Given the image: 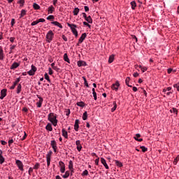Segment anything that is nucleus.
Masks as SVG:
<instances>
[{
  "mask_svg": "<svg viewBox=\"0 0 179 179\" xmlns=\"http://www.w3.org/2000/svg\"><path fill=\"white\" fill-rule=\"evenodd\" d=\"M52 69H54V71H56V72H58L59 71V68H58V66H56L52 67Z\"/></svg>",
  "mask_w": 179,
  "mask_h": 179,
  "instance_id": "obj_55",
  "label": "nucleus"
},
{
  "mask_svg": "<svg viewBox=\"0 0 179 179\" xmlns=\"http://www.w3.org/2000/svg\"><path fill=\"white\" fill-rule=\"evenodd\" d=\"M22 134H24V136L22 138V141H24L26 139V136H27V134H26V131H23Z\"/></svg>",
  "mask_w": 179,
  "mask_h": 179,
  "instance_id": "obj_54",
  "label": "nucleus"
},
{
  "mask_svg": "<svg viewBox=\"0 0 179 179\" xmlns=\"http://www.w3.org/2000/svg\"><path fill=\"white\" fill-rule=\"evenodd\" d=\"M48 71L49 75H52V73H54V71H52V69H51V67H49Z\"/></svg>",
  "mask_w": 179,
  "mask_h": 179,
  "instance_id": "obj_50",
  "label": "nucleus"
},
{
  "mask_svg": "<svg viewBox=\"0 0 179 179\" xmlns=\"http://www.w3.org/2000/svg\"><path fill=\"white\" fill-rule=\"evenodd\" d=\"M86 22H87V23L92 24L93 23V20L92 19V17H90V15H89L88 17H87L85 18Z\"/></svg>",
  "mask_w": 179,
  "mask_h": 179,
  "instance_id": "obj_25",
  "label": "nucleus"
},
{
  "mask_svg": "<svg viewBox=\"0 0 179 179\" xmlns=\"http://www.w3.org/2000/svg\"><path fill=\"white\" fill-rule=\"evenodd\" d=\"M20 82V78H17L15 81L13 83V85L10 87L11 90H13L15 87H16V85Z\"/></svg>",
  "mask_w": 179,
  "mask_h": 179,
  "instance_id": "obj_12",
  "label": "nucleus"
},
{
  "mask_svg": "<svg viewBox=\"0 0 179 179\" xmlns=\"http://www.w3.org/2000/svg\"><path fill=\"white\" fill-rule=\"evenodd\" d=\"M16 164L19 169V170H21V171H23V163H22V161L17 159L16 160Z\"/></svg>",
  "mask_w": 179,
  "mask_h": 179,
  "instance_id": "obj_7",
  "label": "nucleus"
},
{
  "mask_svg": "<svg viewBox=\"0 0 179 179\" xmlns=\"http://www.w3.org/2000/svg\"><path fill=\"white\" fill-rule=\"evenodd\" d=\"M69 176H71V173H69V171H66L65 172V174L63 175V178H68V177H69Z\"/></svg>",
  "mask_w": 179,
  "mask_h": 179,
  "instance_id": "obj_32",
  "label": "nucleus"
},
{
  "mask_svg": "<svg viewBox=\"0 0 179 179\" xmlns=\"http://www.w3.org/2000/svg\"><path fill=\"white\" fill-rule=\"evenodd\" d=\"M28 173H29V176H31V173H33V168L30 167L29 169Z\"/></svg>",
  "mask_w": 179,
  "mask_h": 179,
  "instance_id": "obj_57",
  "label": "nucleus"
},
{
  "mask_svg": "<svg viewBox=\"0 0 179 179\" xmlns=\"http://www.w3.org/2000/svg\"><path fill=\"white\" fill-rule=\"evenodd\" d=\"M5 55H3V50L0 47V61H3Z\"/></svg>",
  "mask_w": 179,
  "mask_h": 179,
  "instance_id": "obj_17",
  "label": "nucleus"
},
{
  "mask_svg": "<svg viewBox=\"0 0 179 179\" xmlns=\"http://www.w3.org/2000/svg\"><path fill=\"white\" fill-rule=\"evenodd\" d=\"M33 8L34 9H35V10H38V9H40L39 5L37 4L36 3H34Z\"/></svg>",
  "mask_w": 179,
  "mask_h": 179,
  "instance_id": "obj_30",
  "label": "nucleus"
},
{
  "mask_svg": "<svg viewBox=\"0 0 179 179\" xmlns=\"http://www.w3.org/2000/svg\"><path fill=\"white\" fill-rule=\"evenodd\" d=\"M94 100H97V94L96 92H92Z\"/></svg>",
  "mask_w": 179,
  "mask_h": 179,
  "instance_id": "obj_53",
  "label": "nucleus"
},
{
  "mask_svg": "<svg viewBox=\"0 0 179 179\" xmlns=\"http://www.w3.org/2000/svg\"><path fill=\"white\" fill-rule=\"evenodd\" d=\"M59 164L60 166V172L62 173H65V164L62 161H60Z\"/></svg>",
  "mask_w": 179,
  "mask_h": 179,
  "instance_id": "obj_8",
  "label": "nucleus"
},
{
  "mask_svg": "<svg viewBox=\"0 0 179 179\" xmlns=\"http://www.w3.org/2000/svg\"><path fill=\"white\" fill-rule=\"evenodd\" d=\"M73 13L74 15V16H78V14L79 13V8H75Z\"/></svg>",
  "mask_w": 179,
  "mask_h": 179,
  "instance_id": "obj_29",
  "label": "nucleus"
},
{
  "mask_svg": "<svg viewBox=\"0 0 179 179\" xmlns=\"http://www.w3.org/2000/svg\"><path fill=\"white\" fill-rule=\"evenodd\" d=\"M69 170L73 169V162H72V160H70L69 162Z\"/></svg>",
  "mask_w": 179,
  "mask_h": 179,
  "instance_id": "obj_26",
  "label": "nucleus"
},
{
  "mask_svg": "<svg viewBox=\"0 0 179 179\" xmlns=\"http://www.w3.org/2000/svg\"><path fill=\"white\" fill-rule=\"evenodd\" d=\"M45 22V20L44 18H41L38 20V23H44Z\"/></svg>",
  "mask_w": 179,
  "mask_h": 179,
  "instance_id": "obj_49",
  "label": "nucleus"
},
{
  "mask_svg": "<svg viewBox=\"0 0 179 179\" xmlns=\"http://www.w3.org/2000/svg\"><path fill=\"white\" fill-rule=\"evenodd\" d=\"M179 162V157L178 156L173 161V164H177V163H178Z\"/></svg>",
  "mask_w": 179,
  "mask_h": 179,
  "instance_id": "obj_45",
  "label": "nucleus"
},
{
  "mask_svg": "<svg viewBox=\"0 0 179 179\" xmlns=\"http://www.w3.org/2000/svg\"><path fill=\"white\" fill-rule=\"evenodd\" d=\"M67 26L70 27L73 34H74L76 37H78V30H76V27H78V26H76V24H69V23H67Z\"/></svg>",
  "mask_w": 179,
  "mask_h": 179,
  "instance_id": "obj_2",
  "label": "nucleus"
},
{
  "mask_svg": "<svg viewBox=\"0 0 179 179\" xmlns=\"http://www.w3.org/2000/svg\"><path fill=\"white\" fill-rule=\"evenodd\" d=\"M130 80H131V78H130L129 77H127V78H126V80H125L126 85H127V86H129V87H132L131 85H129V81H130Z\"/></svg>",
  "mask_w": 179,
  "mask_h": 179,
  "instance_id": "obj_31",
  "label": "nucleus"
},
{
  "mask_svg": "<svg viewBox=\"0 0 179 179\" xmlns=\"http://www.w3.org/2000/svg\"><path fill=\"white\" fill-rule=\"evenodd\" d=\"M54 19V15H49L47 17V20H52Z\"/></svg>",
  "mask_w": 179,
  "mask_h": 179,
  "instance_id": "obj_51",
  "label": "nucleus"
},
{
  "mask_svg": "<svg viewBox=\"0 0 179 179\" xmlns=\"http://www.w3.org/2000/svg\"><path fill=\"white\" fill-rule=\"evenodd\" d=\"M173 87H176L177 89V91L179 92V85H178V84H174Z\"/></svg>",
  "mask_w": 179,
  "mask_h": 179,
  "instance_id": "obj_58",
  "label": "nucleus"
},
{
  "mask_svg": "<svg viewBox=\"0 0 179 179\" xmlns=\"http://www.w3.org/2000/svg\"><path fill=\"white\" fill-rule=\"evenodd\" d=\"M52 24H54L55 26H57V27H59V29H62V25L61 24V23L58 22L57 21L52 22Z\"/></svg>",
  "mask_w": 179,
  "mask_h": 179,
  "instance_id": "obj_22",
  "label": "nucleus"
},
{
  "mask_svg": "<svg viewBox=\"0 0 179 179\" xmlns=\"http://www.w3.org/2000/svg\"><path fill=\"white\" fill-rule=\"evenodd\" d=\"M138 138H141V134H136V136H134V139H135V141H138V142H142V141H143V139Z\"/></svg>",
  "mask_w": 179,
  "mask_h": 179,
  "instance_id": "obj_20",
  "label": "nucleus"
},
{
  "mask_svg": "<svg viewBox=\"0 0 179 179\" xmlns=\"http://www.w3.org/2000/svg\"><path fill=\"white\" fill-rule=\"evenodd\" d=\"M118 87H120V82L116 81V83L115 84H113L111 89H113V90H115V92H117L118 90Z\"/></svg>",
  "mask_w": 179,
  "mask_h": 179,
  "instance_id": "obj_9",
  "label": "nucleus"
},
{
  "mask_svg": "<svg viewBox=\"0 0 179 179\" xmlns=\"http://www.w3.org/2000/svg\"><path fill=\"white\" fill-rule=\"evenodd\" d=\"M101 163L103 164V166H104L106 170H108L109 169L108 165L107 164V162H106V159L104 158L103 157L101 158Z\"/></svg>",
  "mask_w": 179,
  "mask_h": 179,
  "instance_id": "obj_13",
  "label": "nucleus"
},
{
  "mask_svg": "<svg viewBox=\"0 0 179 179\" xmlns=\"http://www.w3.org/2000/svg\"><path fill=\"white\" fill-rule=\"evenodd\" d=\"M77 106H78V107H85V102L83 101H80L77 103Z\"/></svg>",
  "mask_w": 179,
  "mask_h": 179,
  "instance_id": "obj_37",
  "label": "nucleus"
},
{
  "mask_svg": "<svg viewBox=\"0 0 179 179\" xmlns=\"http://www.w3.org/2000/svg\"><path fill=\"white\" fill-rule=\"evenodd\" d=\"M19 65H20L19 63L17 62H14L11 66H10V69H16V68H17L19 66Z\"/></svg>",
  "mask_w": 179,
  "mask_h": 179,
  "instance_id": "obj_21",
  "label": "nucleus"
},
{
  "mask_svg": "<svg viewBox=\"0 0 179 179\" xmlns=\"http://www.w3.org/2000/svg\"><path fill=\"white\" fill-rule=\"evenodd\" d=\"M74 129L76 132L79 131V120H76L75 124H74Z\"/></svg>",
  "mask_w": 179,
  "mask_h": 179,
  "instance_id": "obj_14",
  "label": "nucleus"
},
{
  "mask_svg": "<svg viewBox=\"0 0 179 179\" xmlns=\"http://www.w3.org/2000/svg\"><path fill=\"white\" fill-rule=\"evenodd\" d=\"M18 3H20V6H23L24 5V0H19Z\"/></svg>",
  "mask_w": 179,
  "mask_h": 179,
  "instance_id": "obj_43",
  "label": "nucleus"
},
{
  "mask_svg": "<svg viewBox=\"0 0 179 179\" xmlns=\"http://www.w3.org/2000/svg\"><path fill=\"white\" fill-rule=\"evenodd\" d=\"M76 146L80 145V140L76 141Z\"/></svg>",
  "mask_w": 179,
  "mask_h": 179,
  "instance_id": "obj_59",
  "label": "nucleus"
},
{
  "mask_svg": "<svg viewBox=\"0 0 179 179\" xmlns=\"http://www.w3.org/2000/svg\"><path fill=\"white\" fill-rule=\"evenodd\" d=\"M141 149L142 150V152H148V148L145 146H141Z\"/></svg>",
  "mask_w": 179,
  "mask_h": 179,
  "instance_id": "obj_44",
  "label": "nucleus"
},
{
  "mask_svg": "<svg viewBox=\"0 0 179 179\" xmlns=\"http://www.w3.org/2000/svg\"><path fill=\"white\" fill-rule=\"evenodd\" d=\"M62 136H64V138L66 139H68V131H65V129H62Z\"/></svg>",
  "mask_w": 179,
  "mask_h": 179,
  "instance_id": "obj_19",
  "label": "nucleus"
},
{
  "mask_svg": "<svg viewBox=\"0 0 179 179\" xmlns=\"http://www.w3.org/2000/svg\"><path fill=\"white\" fill-rule=\"evenodd\" d=\"M45 79L49 82V83H51V80H50V76H48V74L47 73L44 75Z\"/></svg>",
  "mask_w": 179,
  "mask_h": 179,
  "instance_id": "obj_36",
  "label": "nucleus"
},
{
  "mask_svg": "<svg viewBox=\"0 0 179 179\" xmlns=\"http://www.w3.org/2000/svg\"><path fill=\"white\" fill-rule=\"evenodd\" d=\"M171 113H173L174 114H177V108H173L171 109Z\"/></svg>",
  "mask_w": 179,
  "mask_h": 179,
  "instance_id": "obj_47",
  "label": "nucleus"
},
{
  "mask_svg": "<svg viewBox=\"0 0 179 179\" xmlns=\"http://www.w3.org/2000/svg\"><path fill=\"white\" fill-rule=\"evenodd\" d=\"M64 60L66 62H68V64H71V62L69 60V57H68V54H66V53H64Z\"/></svg>",
  "mask_w": 179,
  "mask_h": 179,
  "instance_id": "obj_23",
  "label": "nucleus"
},
{
  "mask_svg": "<svg viewBox=\"0 0 179 179\" xmlns=\"http://www.w3.org/2000/svg\"><path fill=\"white\" fill-rule=\"evenodd\" d=\"M78 66H86V62L83 61H78Z\"/></svg>",
  "mask_w": 179,
  "mask_h": 179,
  "instance_id": "obj_24",
  "label": "nucleus"
},
{
  "mask_svg": "<svg viewBox=\"0 0 179 179\" xmlns=\"http://www.w3.org/2000/svg\"><path fill=\"white\" fill-rule=\"evenodd\" d=\"M11 26H12V27L15 26V19H14V18H13V19L11 20Z\"/></svg>",
  "mask_w": 179,
  "mask_h": 179,
  "instance_id": "obj_62",
  "label": "nucleus"
},
{
  "mask_svg": "<svg viewBox=\"0 0 179 179\" xmlns=\"http://www.w3.org/2000/svg\"><path fill=\"white\" fill-rule=\"evenodd\" d=\"M36 24H38V20H36V21L32 22L31 24V26H36Z\"/></svg>",
  "mask_w": 179,
  "mask_h": 179,
  "instance_id": "obj_48",
  "label": "nucleus"
},
{
  "mask_svg": "<svg viewBox=\"0 0 179 179\" xmlns=\"http://www.w3.org/2000/svg\"><path fill=\"white\" fill-rule=\"evenodd\" d=\"M34 170H38V169H40V164L36 163L34 166Z\"/></svg>",
  "mask_w": 179,
  "mask_h": 179,
  "instance_id": "obj_40",
  "label": "nucleus"
},
{
  "mask_svg": "<svg viewBox=\"0 0 179 179\" xmlns=\"http://www.w3.org/2000/svg\"><path fill=\"white\" fill-rule=\"evenodd\" d=\"M62 38L64 41H68V38H66V36H65V35H62Z\"/></svg>",
  "mask_w": 179,
  "mask_h": 179,
  "instance_id": "obj_63",
  "label": "nucleus"
},
{
  "mask_svg": "<svg viewBox=\"0 0 179 179\" xmlns=\"http://www.w3.org/2000/svg\"><path fill=\"white\" fill-rule=\"evenodd\" d=\"M50 145L52 148L55 153L57 152V149H58V147H57V141H55V140L51 141Z\"/></svg>",
  "mask_w": 179,
  "mask_h": 179,
  "instance_id": "obj_6",
  "label": "nucleus"
},
{
  "mask_svg": "<svg viewBox=\"0 0 179 179\" xmlns=\"http://www.w3.org/2000/svg\"><path fill=\"white\" fill-rule=\"evenodd\" d=\"M65 114L68 117L69 115V114H71V110L70 109H66L65 110Z\"/></svg>",
  "mask_w": 179,
  "mask_h": 179,
  "instance_id": "obj_46",
  "label": "nucleus"
},
{
  "mask_svg": "<svg viewBox=\"0 0 179 179\" xmlns=\"http://www.w3.org/2000/svg\"><path fill=\"white\" fill-rule=\"evenodd\" d=\"M45 129H47V131H52V126H51V124L48 123L46 125Z\"/></svg>",
  "mask_w": 179,
  "mask_h": 179,
  "instance_id": "obj_27",
  "label": "nucleus"
},
{
  "mask_svg": "<svg viewBox=\"0 0 179 179\" xmlns=\"http://www.w3.org/2000/svg\"><path fill=\"white\" fill-rule=\"evenodd\" d=\"M87 36V35L86 34V33H83L78 40V43L82 44V42L85 41V38H86Z\"/></svg>",
  "mask_w": 179,
  "mask_h": 179,
  "instance_id": "obj_11",
  "label": "nucleus"
},
{
  "mask_svg": "<svg viewBox=\"0 0 179 179\" xmlns=\"http://www.w3.org/2000/svg\"><path fill=\"white\" fill-rule=\"evenodd\" d=\"M54 38V32L52 30H50L46 34V41L47 43H51Z\"/></svg>",
  "mask_w": 179,
  "mask_h": 179,
  "instance_id": "obj_3",
  "label": "nucleus"
},
{
  "mask_svg": "<svg viewBox=\"0 0 179 179\" xmlns=\"http://www.w3.org/2000/svg\"><path fill=\"white\" fill-rule=\"evenodd\" d=\"M38 99L39 101L36 103V106L38 107V108H40V107H41L43 105V99L41 97H38Z\"/></svg>",
  "mask_w": 179,
  "mask_h": 179,
  "instance_id": "obj_18",
  "label": "nucleus"
},
{
  "mask_svg": "<svg viewBox=\"0 0 179 179\" xmlns=\"http://www.w3.org/2000/svg\"><path fill=\"white\" fill-rule=\"evenodd\" d=\"M22 92V85L19 84L17 87V93L19 94Z\"/></svg>",
  "mask_w": 179,
  "mask_h": 179,
  "instance_id": "obj_34",
  "label": "nucleus"
},
{
  "mask_svg": "<svg viewBox=\"0 0 179 179\" xmlns=\"http://www.w3.org/2000/svg\"><path fill=\"white\" fill-rule=\"evenodd\" d=\"M113 107L111 108L112 113H114L115 110H117V102L114 101L113 102Z\"/></svg>",
  "mask_w": 179,
  "mask_h": 179,
  "instance_id": "obj_35",
  "label": "nucleus"
},
{
  "mask_svg": "<svg viewBox=\"0 0 179 179\" xmlns=\"http://www.w3.org/2000/svg\"><path fill=\"white\" fill-rule=\"evenodd\" d=\"M5 97H6V89H3L1 91L0 99L3 100V99H5Z\"/></svg>",
  "mask_w": 179,
  "mask_h": 179,
  "instance_id": "obj_10",
  "label": "nucleus"
},
{
  "mask_svg": "<svg viewBox=\"0 0 179 179\" xmlns=\"http://www.w3.org/2000/svg\"><path fill=\"white\" fill-rule=\"evenodd\" d=\"M141 71H142V72L143 73V72H145V71H148V68H146V67H143V68H141Z\"/></svg>",
  "mask_w": 179,
  "mask_h": 179,
  "instance_id": "obj_64",
  "label": "nucleus"
},
{
  "mask_svg": "<svg viewBox=\"0 0 179 179\" xmlns=\"http://www.w3.org/2000/svg\"><path fill=\"white\" fill-rule=\"evenodd\" d=\"M114 57H115L114 55H112L109 57V59H108L109 64H112V62H114Z\"/></svg>",
  "mask_w": 179,
  "mask_h": 179,
  "instance_id": "obj_28",
  "label": "nucleus"
},
{
  "mask_svg": "<svg viewBox=\"0 0 179 179\" xmlns=\"http://www.w3.org/2000/svg\"><path fill=\"white\" fill-rule=\"evenodd\" d=\"M83 120L84 121H86V120H87V112L85 111L83 115Z\"/></svg>",
  "mask_w": 179,
  "mask_h": 179,
  "instance_id": "obj_38",
  "label": "nucleus"
},
{
  "mask_svg": "<svg viewBox=\"0 0 179 179\" xmlns=\"http://www.w3.org/2000/svg\"><path fill=\"white\" fill-rule=\"evenodd\" d=\"M48 120L52 124L54 127H57L58 124V120H57V114L54 113H50L48 114Z\"/></svg>",
  "mask_w": 179,
  "mask_h": 179,
  "instance_id": "obj_1",
  "label": "nucleus"
},
{
  "mask_svg": "<svg viewBox=\"0 0 179 179\" xmlns=\"http://www.w3.org/2000/svg\"><path fill=\"white\" fill-rule=\"evenodd\" d=\"M31 69H30L28 71V75H29V76H34V74L36 73V71H37V68L34 66V65H31Z\"/></svg>",
  "mask_w": 179,
  "mask_h": 179,
  "instance_id": "obj_4",
  "label": "nucleus"
},
{
  "mask_svg": "<svg viewBox=\"0 0 179 179\" xmlns=\"http://www.w3.org/2000/svg\"><path fill=\"white\" fill-rule=\"evenodd\" d=\"M77 150L78 152H80V150H82V145H77Z\"/></svg>",
  "mask_w": 179,
  "mask_h": 179,
  "instance_id": "obj_56",
  "label": "nucleus"
},
{
  "mask_svg": "<svg viewBox=\"0 0 179 179\" xmlns=\"http://www.w3.org/2000/svg\"><path fill=\"white\" fill-rule=\"evenodd\" d=\"M131 9L135 10V8H136V2L135 1H133L131 2Z\"/></svg>",
  "mask_w": 179,
  "mask_h": 179,
  "instance_id": "obj_33",
  "label": "nucleus"
},
{
  "mask_svg": "<svg viewBox=\"0 0 179 179\" xmlns=\"http://www.w3.org/2000/svg\"><path fill=\"white\" fill-rule=\"evenodd\" d=\"M84 26H87V27H89L90 29L91 26L89 24V22H83Z\"/></svg>",
  "mask_w": 179,
  "mask_h": 179,
  "instance_id": "obj_52",
  "label": "nucleus"
},
{
  "mask_svg": "<svg viewBox=\"0 0 179 179\" xmlns=\"http://www.w3.org/2000/svg\"><path fill=\"white\" fill-rule=\"evenodd\" d=\"M14 141L13 139H10L8 141V145L10 146V145H12V143H13Z\"/></svg>",
  "mask_w": 179,
  "mask_h": 179,
  "instance_id": "obj_61",
  "label": "nucleus"
},
{
  "mask_svg": "<svg viewBox=\"0 0 179 179\" xmlns=\"http://www.w3.org/2000/svg\"><path fill=\"white\" fill-rule=\"evenodd\" d=\"M51 155H52V152L50 151L47 155H46V162H47V166H50L51 163Z\"/></svg>",
  "mask_w": 179,
  "mask_h": 179,
  "instance_id": "obj_5",
  "label": "nucleus"
},
{
  "mask_svg": "<svg viewBox=\"0 0 179 179\" xmlns=\"http://www.w3.org/2000/svg\"><path fill=\"white\" fill-rule=\"evenodd\" d=\"M82 176H89V171H87V170L85 169V170L83 172Z\"/></svg>",
  "mask_w": 179,
  "mask_h": 179,
  "instance_id": "obj_42",
  "label": "nucleus"
},
{
  "mask_svg": "<svg viewBox=\"0 0 179 179\" xmlns=\"http://www.w3.org/2000/svg\"><path fill=\"white\" fill-rule=\"evenodd\" d=\"M2 150H0V164H3V162H5V158L2 155Z\"/></svg>",
  "mask_w": 179,
  "mask_h": 179,
  "instance_id": "obj_16",
  "label": "nucleus"
},
{
  "mask_svg": "<svg viewBox=\"0 0 179 179\" xmlns=\"http://www.w3.org/2000/svg\"><path fill=\"white\" fill-rule=\"evenodd\" d=\"M26 15V11L25 10H21V14H20V17H23V16H24Z\"/></svg>",
  "mask_w": 179,
  "mask_h": 179,
  "instance_id": "obj_41",
  "label": "nucleus"
},
{
  "mask_svg": "<svg viewBox=\"0 0 179 179\" xmlns=\"http://www.w3.org/2000/svg\"><path fill=\"white\" fill-rule=\"evenodd\" d=\"M55 10V8H54V6H50L48 8V13L51 14L53 13V12Z\"/></svg>",
  "mask_w": 179,
  "mask_h": 179,
  "instance_id": "obj_15",
  "label": "nucleus"
},
{
  "mask_svg": "<svg viewBox=\"0 0 179 179\" xmlns=\"http://www.w3.org/2000/svg\"><path fill=\"white\" fill-rule=\"evenodd\" d=\"M115 164L117 166V167H122V163L120 161H115Z\"/></svg>",
  "mask_w": 179,
  "mask_h": 179,
  "instance_id": "obj_39",
  "label": "nucleus"
},
{
  "mask_svg": "<svg viewBox=\"0 0 179 179\" xmlns=\"http://www.w3.org/2000/svg\"><path fill=\"white\" fill-rule=\"evenodd\" d=\"M84 9L85 12H89V7L87 6H85Z\"/></svg>",
  "mask_w": 179,
  "mask_h": 179,
  "instance_id": "obj_60",
  "label": "nucleus"
}]
</instances>
